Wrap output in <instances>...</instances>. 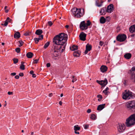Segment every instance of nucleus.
Masks as SVG:
<instances>
[{
	"mask_svg": "<svg viewBox=\"0 0 135 135\" xmlns=\"http://www.w3.org/2000/svg\"><path fill=\"white\" fill-rule=\"evenodd\" d=\"M103 93H104L105 95H108L109 93V92L108 91H105V90H104L103 91Z\"/></svg>",
	"mask_w": 135,
	"mask_h": 135,
	"instance_id": "obj_35",
	"label": "nucleus"
},
{
	"mask_svg": "<svg viewBox=\"0 0 135 135\" xmlns=\"http://www.w3.org/2000/svg\"><path fill=\"white\" fill-rule=\"evenodd\" d=\"M16 51L18 53L20 52V49L19 47H17L15 49Z\"/></svg>",
	"mask_w": 135,
	"mask_h": 135,
	"instance_id": "obj_33",
	"label": "nucleus"
},
{
	"mask_svg": "<svg viewBox=\"0 0 135 135\" xmlns=\"http://www.w3.org/2000/svg\"><path fill=\"white\" fill-rule=\"evenodd\" d=\"M92 46L91 45H90L89 44H88L86 46V50H88L90 51L91 49Z\"/></svg>",
	"mask_w": 135,
	"mask_h": 135,
	"instance_id": "obj_22",
	"label": "nucleus"
},
{
	"mask_svg": "<svg viewBox=\"0 0 135 135\" xmlns=\"http://www.w3.org/2000/svg\"><path fill=\"white\" fill-rule=\"evenodd\" d=\"M105 104H103L99 105L97 108V110L99 111H100L104 108L105 106Z\"/></svg>",
	"mask_w": 135,
	"mask_h": 135,
	"instance_id": "obj_14",
	"label": "nucleus"
},
{
	"mask_svg": "<svg viewBox=\"0 0 135 135\" xmlns=\"http://www.w3.org/2000/svg\"><path fill=\"white\" fill-rule=\"evenodd\" d=\"M126 124L128 127L131 126L135 124V113L131 115L126 119Z\"/></svg>",
	"mask_w": 135,
	"mask_h": 135,
	"instance_id": "obj_2",
	"label": "nucleus"
},
{
	"mask_svg": "<svg viewBox=\"0 0 135 135\" xmlns=\"http://www.w3.org/2000/svg\"><path fill=\"white\" fill-rule=\"evenodd\" d=\"M132 56L131 54L130 53H128L124 55V58L127 59H129Z\"/></svg>",
	"mask_w": 135,
	"mask_h": 135,
	"instance_id": "obj_16",
	"label": "nucleus"
},
{
	"mask_svg": "<svg viewBox=\"0 0 135 135\" xmlns=\"http://www.w3.org/2000/svg\"><path fill=\"white\" fill-rule=\"evenodd\" d=\"M80 28L82 30H86L88 28L84 21L81 22L80 25Z\"/></svg>",
	"mask_w": 135,
	"mask_h": 135,
	"instance_id": "obj_9",
	"label": "nucleus"
},
{
	"mask_svg": "<svg viewBox=\"0 0 135 135\" xmlns=\"http://www.w3.org/2000/svg\"><path fill=\"white\" fill-rule=\"evenodd\" d=\"M48 23L50 26H51L53 25V22L51 21H49L48 22Z\"/></svg>",
	"mask_w": 135,
	"mask_h": 135,
	"instance_id": "obj_34",
	"label": "nucleus"
},
{
	"mask_svg": "<svg viewBox=\"0 0 135 135\" xmlns=\"http://www.w3.org/2000/svg\"><path fill=\"white\" fill-rule=\"evenodd\" d=\"M106 21V19L104 17L102 16L101 17L100 19V22L101 23L103 24L105 23Z\"/></svg>",
	"mask_w": 135,
	"mask_h": 135,
	"instance_id": "obj_20",
	"label": "nucleus"
},
{
	"mask_svg": "<svg viewBox=\"0 0 135 135\" xmlns=\"http://www.w3.org/2000/svg\"><path fill=\"white\" fill-rule=\"evenodd\" d=\"M6 20L8 23V22H11L12 21V20L10 19L9 17H8Z\"/></svg>",
	"mask_w": 135,
	"mask_h": 135,
	"instance_id": "obj_36",
	"label": "nucleus"
},
{
	"mask_svg": "<svg viewBox=\"0 0 135 135\" xmlns=\"http://www.w3.org/2000/svg\"><path fill=\"white\" fill-rule=\"evenodd\" d=\"M103 44H104V43L102 41H100L99 42V45L101 46H102L103 45Z\"/></svg>",
	"mask_w": 135,
	"mask_h": 135,
	"instance_id": "obj_44",
	"label": "nucleus"
},
{
	"mask_svg": "<svg viewBox=\"0 0 135 135\" xmlns=\"http://www.w3.org/2000/svg\"><path fill=\"white\" fill-rule=\"evenodd\" d=\"M86 35L84 32H81L80 33L79 36V38L80 40L85 41L86 40Z\"/></svg>",
	"mask_w": 135,
	"mask_h": 135,
	"instance_id": "obj_10",
	"label": "nucleus"
},
{
	"mask_svg": "<svg viewBox=\"0 0 135 135\" xmlns=\"http://www.w3.org/2000/svg\"><path fill=\"white\" fill-rule=\"evenodd\" d=\"M100 69L102 72L105 73L107 71L108 68L106 66L103 65L101 66Z\"/></svg>",
	"mask_w": 135,
	"mask_h": 135,
	"instance_id": "obj_13",
	"label": "nucleus"
},
{
	"mask_svg": "<svg viewBox=\"0 0 135 135\" xmlns=\"http://www.w3.org/2000/svg\"><path fill=\"white\" fill-rule=\"evenodd\" d=\"M15 78L17 79H18L19 78V76L18 75H16L15 76Z\"/></svg>",
	"mask_w": 135,
	"mask_h": 135,
	"instance_id": "obj_52",
	"label": "nucleus"
},
{
	"mask_svg": "<svg viewBox=\"0 0 135 135\" xmlns=\"http://www.w3.org/2000/svg\"><path fill=\"white\" fill-rule=\"evenodd\" d=\"M33 55V54L32 53L29 52L27 54L26 56L28 58H31L32 57Z\"/></svg>",
	"mask_w": 135,
	"mask_h": 135,
	"instance_id": "obj_24",
	"label": "nucleus"
},
{
	"mask_svg": "<svg viewBox=\"0 0 135 135\" xmlns=\"http://www.w3.org/2000/svg\"><path fill=\"white\" fill-rule=\"evenodd\" d=\"M96 4L97 6L98 7H100L102 5V4H99L97 2V1H96Z\"/></svg>",
	"mask_w": 135,
	"mask_h": 135,
	"instance_id": "obj_39",
	"label": "nucleus"
},
{
	"mask_svg": "<svg viewBox=\"0 0 135 135\" xmlns=\"http://www.w3.org/2000/svg\"><path fill=\"white\" fill-rule=\"evenodd\" d=\"M129 31L131 33L135 32V25L131 26L129 28Z\"/></svg>",
	"mask_w": 135,
	"mask_h": 135,
	"instance_id": "obj_15",
	"label": "nucleus"
},
{
	"mask_svg": "<svg viewBox=\"0 0 135 135\" xmlns=\"http://www.w3.org/2000/svg\"><path fill=\"white\" fill-rule=\"evenodd\" d=\"M58 86H59V88L60 89H61L63 86V85H62L60 84V85H58Z\"/></svg>",
	"mask_w": 135,
	"mask_h": 135,
	"instance_id": "obj_46",
	"label": "nucleus"
},
{
	"mask_svg": "<svg viewBox=\"0 0 135 135\" xmlns=\"http://www.w3.org/2000/svg\"><path fill=\"white\" fill-rule=\"evenodd\" d=\"M97 97L98 98H99V99H98V100L99 101H100L101 100L103 99V97L100 94L98 95H97Z\"/></svg>",
	"mask_w": 135,
	"mask_h": 135,
	"instance_id": "obj_28",
	"label": "nucleus"
},
{
	"mask_svg": "<svg viewBox=\"0 0 135 135\" xmlns=\"http://www.w3.org/2000/svg\"><path fill=\"white\" fill-rule=\"evenodd\" d=\"M113 4H110L107 7V11L108 12L111 13L113 11Z\"/></svg>",
	"mask_w": 135,
	"mask_h": 135,
	"instance_id": "obj_11",
	"label": "nucleus"
},
{
	"mask_svg": "<svg viewBox=\"0 0 135 135\" xmlns=\"http://www.w3.org/2000/svg\"><path fill=\"white\" fill-rule=\"evenodd\" d=\"M80 127H79L78 125H76L74 126V130L75 131L80 130Z\"/></svg>",
	"mask_w": 135,
	"mask_h": 135,
	"instance_id": "obj_26",
	"label": "nucleus"
},
{
	"mask_svg": "<svg viewBox=\"0 0 135 135\" xmlns=\"http://www.w3.org/2000/svg\"><path fill=\"white\" fill-rule=\"evenodd\" d=\"M109 90V88L108 87H107L105 89V91H108V90Z\"/></svg>",
	"mask_w": 135,
	"mask_h": 135,
	"instance_id": "obj_60",
	"label": "nucleus"
},
{
	"mask_svg": "<svg viewBox=\"0 0 135 135\" xmlns=\"http://www.w3.org/2000/svg\"><path fill=\"white\" fill-rule=\"evenodd\" d=\"M131 79L133 80V81L135 83V74H132L131 77Z\"/></svg>",
	"mask_w": 135,
	"mask_h": 135,
	"instance_id": "obj_27",
	"label": "nucleus"
},
{
	"mask_svg": "<svg viewBox=\"0 0 135 135\" xmlns=\"http://www.w3.org/2000/svg\"><path fill=\"white\" fill-rule=\"evenodd\" d=\"M67 35L64 33H60L54 38L53 41L54 47L50 51L53 56L52 58L53 59L58 56L59 50H60L62 46L67 41Z\"/></svg>",
	"mask_w": 135,
	"mask_h": 135,
	"instance_id": "obj_1",
	"label": "nucleus"
},
{
	"mask_svg": "<svg viewBox=\"0 0 135 135\" xmlns=\"http://www.w3.org/2000/svg\"><path fill=\"white\" fill-rule=\"evenodd\" d=\"M19 43L20 44V45H19V47H21L22 46L23 44V42L22 41L20 40L18 41Z\"/></svg>",
	"mask_w": 135,
	"mask_h": 135,
	"instance_id": "obj_31",
	"label": "nucleus"
},
{
	"mask_svg": "<svg viewBox=\"0 0 135 135\" xmlns=\"http://www.w3.org/2000/svg\"><path fill=\"white\" fill-rule=\"evenodd\" d=\"M32 77L33 78H35L36 77V75L35 74H32Z\"/></svg>",
	"mask_w": 135,
	"mask_h": 135,
	"instance_id": "obj_56",
	"label": "nucleus"
},
{
	"mask_svg": "<svg viewBox=\"0 0 135 135\" xmlns=\"http://www.w3.org/2000/svg\"><path fill=\"white\" fill-rule=\"evenodd\" d=\"M8 24V23L7 22V21L6 20L5 21L4 23V24H3L2 23L1 24V25H4L5 26H6Z\"/></svg>",
	"mask_w": 135,
	"mask_h": 135,
	"instance_id": "obj_38",
	"label": "nucleus"
},
{
	"mask_svg": "<svg viewBox=\"0 0 135 135\" xmlns=\"http://www.w3.org/2000/svg\"><path fill=\"white\" fill-rule=\"evenodd\" d=\"M87 23H86V24L87 25V26L88 27V26H89L90 25L91 22H90V21L89 20L87 21Z\"/></svg>",
	"mask_w": 135,
	"mask_h": 135,
	"instance_id": "obj_32",
	"label": "nucleus"
},
{
	"mask_svg": "<svg viewBox=\"0 0 135 135\" xmlns=\"http://www.w3.org/2000/svg\"><path fill=\"white\" fill-rule=\"evenodd\" d=\"M81 9L77 8L76 7L74 8L71 10L74 16L78 18H80L84 14L81 13Z\"/></svg>",
	"mask_w": 135,
	"mask_h": 135,
	"instance_id": "obj_4",
	"label": "nucleus"
},
{
	"mask_svg": "<svg viewBox=\"0 0 135 135\" xmlns=\"http://www.w3.org/2000/svg\"><path fill=\"white\" fill-rule=\"evenodd\" d=\"M66 45V44L63 47V48L61 50V52H63L64 51V50H65V48Z\"/></svg>",
	"mask_w": 135,
	"mask_h": 135,
	"instance_id": "obj_40",
	"label": "nucleus"
},
{
	"mask_svg": "<svg viewBox=\"0 0 135 135\" xmlns=\"http://www.w3.org/2000/svg\"><path fill=\"white\" fill-rule=\"evenodd\" d=\"M52 93H50L49 94V97H51L52 96Z\"/></svg>",
	"mask_w": 135,
	"mask_h": 135,
	"instance_id": "obj_57",
	"label": "nucleus"
},
{
	"mask_svg": "<svg viewBox=\"0 0 135 135\" xmlns=\"http://www.w3.org/2000/svg\"><path fill=\"white\" fill-rule=\"evenodd\" d=\"M62 102L61 101H60L59 102V104L60 105H62Z\"/></svg>",
	"mask_w": 135,
	"mask_h": 135,
	"instance_id": "obj_58",
	"label": "nucleus"
},
{
	"mask_svg": "<svg viewBox=\"0 0 135 135\" xmlns=\"http://www.w3.org/2000/svg\"><path fill=\"white\" fill-rule=\"evenodd\" d=\"M123 98L125 100L129 99L132 98L133 95L132 94V93L129 90L127 91L125 90L124 92L123 93Z\"/></svg>",
	"mask_w": 135,
	"mask_h": 135,
	"instance_id": "obj_5",
	"label": "nucleus"
},
{
	"mask_svg": "<svg viewBox=\"0 0 135 135\" xmlns=\"http://www.w3.org/2000/svg\"><path fill=\"white\" fill-rule=\"evenodd\" d=\"M74 56L75 57H79L80 55V53L79 51H75L73 53Z\"/></svg>",
	"mask_w": 135,
	"mask_h": 135,
	"instance_id": "obj_18",
	"label": "nucleus"
},
{
	"mask_svg": "<svg viewBox=\"0 0 135 135\" xmlns=\"http://www.w3.org/2000/svg\"><path fill=\"white\" fill-rule=\"evenodd\" d=\"M34 73V72L33 71H30V73L31 74H32Z\"/></svg>",
	"mask_w": 135,
	"mask_h": 135,
	"instance_id": "obj_55",
	"label": "nucleus"
},
{
	"mask_svg": "<svg viewBox=\"0 0 135 135\" xmlns=\"http://www.w3.org/2000/svg\"><path fill=\"white\" fill-rule=\"evenodd\" d=\"M14 36L15 38L18 39L20 37V34L19 32H17L14 34Z\"/></svg>",
	"mask_w": 135,
	"mask_h": 135,
	"instance_id": "obj_17",
	"label": "nucleus"
},
{
	"mask_svg": "<svg viewBox=\"0 0 135 135\" xmlns=\"http://www.w3.org/2000/svg\"><path fill=\"white\" fill-rule=\"evenodd\" d=\"M74 132L76 134H79V132H77V131H75Z\"/></svg>",
	"mask_w": 135,
	"mask_h": 135,
	"instance_id": "obj_59",
	"label": "nucleus"
},
{
	"mask_svg": "<svg viewBox=\"0 0 135 135\" xmlns=\"http://www.w3.org/2000/svg\"><path fill=\"white\" fill-rule=\"evenodd\" d=\"M12 60L13 61L14 63L16 64L18 63V59L16 58H14L12 59Z\"/></svg>",
	"mask_w": 135,
	"mask_h": 135,
	"instance_id": "obj_30",
	"label": "nucleus"
},
{
	"mask_svg": "<svg viewBox=\"0 0 135 135\" xmlns=\"http://www.w3.org/2000/svg\"><path fill=\"white\" fill-rule=\"evenodd\" d=\"M50 44V42H46L44 46L45 49H46L49 45Z\"/></svg>",
	"mask_w": 135,
	"mask_h": 135,
	"instance_id": "obj_29",
	"label": "nucleus"
},
{
	"mask_svg": "<svg viewBox=\"0 0 135 135\" xmlns=\"http://www.w3.org/2000/svg\"><path fill=\"white\" fill-rule=\"evenodd\" d=\"M126 36L124 34H119L117 37V40L119 42L124 41L126 38Z\"/></svg>",
	"mask_w": 135,
	"mask_h": 135,
	"instance_id": "obj_6",
	"label": "nucleus"
},
{
	"mask_svg": "<svg viewBox=\"0 0 135 135\" xmlns=\"http://www.w3.org/2000/svg\"><path fill=\"white\" fill-rule=\"evenodd\" d=\"M21 64L20 66V69L21 70H24L25 69V66L24 65L25 62H24L22 61L21 62Z\"/></svg>",
	"mask_w": 135,
	"mask_h": 135,
	"instance_id": "obj_21",
	"label": "nucleus"
},
{
	"mask_svg": "<svg viewBox=\"0 0 135 135\" xmlns=\"http://www.w3.org/2000/svg\"><path fill=\"white\" fill-rule=\"evenodd\" d=\"M134 35H135L134 34H133L132 35H131V36L132 37H133L134 36Z\"/></svg>",
	"mask_w": 135,
	"mask_h": 135,
	"instance_id": "obj_62",
	"label": "nucleus"
},
{
	"mask_svg": "<svg viewBox=\"0 0 135 135\" xmlns=\"http://www.w3.org/2000/svg\"><path fill=\"white\" fill-rule=\"evenodd\" d=\"M96 82L97 83L101 85L102 87L106 86L108 83V81L107 79L105 78L104 80L99 81L97 80Z\"/></svg>",
	"mask_w": 135,
	"mask_h": 135,
	"instance_id": "obj_7",
	"label": "nucleus"
},
{
	"mask_svg": "<svg viewBox=\"0 0 135 135\" xmlns=\"http://www.w3.org/2000/svg\"><path fill=\"white\" fill-rule=\"evenodd\" d=\"M24 35L25 36H27L29 35H29V33L26 32L25 33H24Z\"/></svg>",
	"mask_w": 135,
	"mask_h": 135,
	"instance_id": "obj_45",
	"label": "nucleus"
},
{
	"mask_svg": "<svg viewBox=\"0 0 135 135\" xmlns=\"http://www.w3.org/2000/svg\"><path fill=\"white\" fill-rule=\"evenodd\" d=\"M132 70L133 71H135V66L133 67L132 68Z\"/></svg>",
	"mask_w": 135,
	"mask_h": 135,
	"instance_id": "obj_54",
	"label": "nucleus"
},
{
	"mask_svg": "<svg viewBox=\"0 0 135 135\" xmlns=\"http://www.w3.org/2000/svg\"><path fill=\"white\" fill-rule=\"evenodd\" d=\"M126 107L128 110H131L135 112V101L133 100L127 102Z\"/></svg>",
	"mask_w": 135,
	"mask_h": 135,
	"instance_id": "obj_3",
	"label": "nucleus"
},
{
	"mask_svg": "<svg viewBox=\"0 0 135 135\" xmlns=\"http://www.w3.org/2000/svg\"><path fill=\"white\" fill-rule=\"evenodd\" d=\"M90 118L92 120H95L97 118V116L94 114H91Z\"/></svg>",
	"mask_w": 135,
	"mask_h": 135,
	"instance_id": "obj_25",
	"label": "nucleus"
},
{
	"mask_svg": "<svg viewBox=\"0 0 135 135\" xmlns=\"http://www.w3.org/2000/svg\"><path fill=\"white\" fill-rule=\"evenodd\" d=\"M19 75L20 76L22 77L24 76L23 74L22 73H20L19 74Z\"/></svg>",
	"mask_w": 135,
	"mask_h": 135,
	"instance_id": "obj_43",
	"label": "nucleus"
},
{
	"mask_svg": "<svg viewBox=\"0 0 135 135\" xmlns=\"http://www.w3.org/2000/svg\"><path fill=\"white\" fill-rule=\"evenodd\" d=\"M50 66V63H47L46 64V66L47 67H49Z\"/></svg>",
	"mask_w": 135,
	"mask_h": 135,
	"instance_id": "obj_49",
	"label": "nucleus"
},
{
	"mask_svg": "<svg viewBox=\"0 0 135 135\" xmlns=\"http://www.w3.org/2000/svg\"><path fill=\"white\" fill-rule=\"evenodd\" d=\"M63 94L62 93V94H61V95H60V97H63Z\"/></svg>",
	"mask_w": 135,
	"mask_h": 135,
	"instance_id": "obj_63",
	"label": "nucleus"
},
{
	"mask_svg": "<svg viewBox=\"0 0 135 135\" xmlns=\"http://www.w3.org/2000/svg\"><path fill=\"white\" fill-rule=\"evenodd\" d=\"M77 80V79L76 78H75L73 79L72 80V81L73 83H74V81H76Z\"/></svg>",
	"mask_w": 135,
	"mask_h": 135,
	"instance_id": "obj_50",
	"label": "nucleus"
},
{
	"mask_svg": "<svg viewBox=\"0 0 135 135\" xmlns=\"http://www.w3.org/2000/svg\"><path fill=\"white\" fill-rule=\"evenodd\" d=\"M69 27V26L68 25H66L65 26V27L66 28H68Z\"/></svg>",
	"mask_w": 135,
	"mask_h": 135,
	"instance_id": "obj_61",
	"label": "nucleus"
},
{
	"mask_svg": "<svg viewBox=\"0 0 135 135\" xmlns=\"http://www.w3.org/2000/svg\"><path fill=\"white\" fill-rule=\"evenodd\" d=\"M70 49L72 51H74L78 49V46L77 45H74L72 47H70Z\"/></svg>",
	"mask_w": 135,
	"mask_h": 135,
	"instance_id": "obj_23",
	"label": "nucleus"
},
{
	"mask_svg": "<svg viewBox=\"0 0 135 135\" xmlns=\"http://www.w3.org/2000/svg\"><path fill=\"white\" fill-rule=\"evenodd\" d=\"M125 126L124 124L120 123L118 126V129L119 132H123L125 129Z\"/></svg>",
	"mask_w": 135,
	"mask_h": 135,
	"instance_id": "obj_8",
	"label": "nucleus"
},
{
	"mask_svg": "<svg viewBox=\"0 0 135 135\" xmlns=\"http://www.w3.org/2000/svg\"><path fill=\"white\" fill-rule=\"evenodd\" d=\"M8 11V9L6 10L5 12L6 13H7Z\"/></svg>",
	"mask_w": 135,
	"mask_h": 135,
	"instance_id": "obj_64",
	"label": "nucleus"
},
{
	"mask_svg": "<svg viewBox=\"0 0 135 135\" xmlns=\"http://www.w3.org/2000/svg\"><path fill=\"white\" fill-rule=\"evenodd\" d=\"M88 51H88V50H86H86L84 52L85 54H87L88 52Z\"/></svg>",
	"mask_w": 135,
	"mask_h": 135,
	"instance_id": "obj_53",
	"label": "nucleus"
},
{
	"mask_svg": "<svg viewBox=\"0 0 135 135\" xmlns=\"http://www.w3.org/2000/svg\"><path fill=\"white\" fill-rule=\"evenodd\" d=\"M91 110L90 109H88L87 110V112L88 113H90L91 112Z\"/></svg>",
	"mask_w": 135,
	"mask_h": 135,
	"instance_id": "obj_47",
	"label": "nucleus"
},
{
	"mask_svg": "<svg viewBox=\"0 0 135 135\" xmlns=\"http://www.w3.org/2000/svg\"><path fill=\"white\" fill-rule=\"evenodd\" d=\"M43 38V35H41L39 36V38H34V40L35 41L36 44H37L39 41L40 40H41Z\"/></svg>",
	"mask_w": 135,
	"mask_h": 135,
	"instance_id": "obj_12",
	"label": "nucleus"
},
{
	"mask_svg": "<svg viewBox=\"0 0 135 135\" xmlns=\"http://www.w3.org/2000/svg\"><path fill=\"white\" fill-rule=\"evenodd\" d=\"M84 128L85 129H87L89 127V125H84Z\"/></svg>",
	"mask_w": 135,
	"mask_h": 135,
	"instance_id": "obj_42",
	"label": "nucleus"
},
{
	"mask_svg": "<svg viewBox=\"0 0 135 135\" xmlns=\"http://www.w3.org/2000/svg\"><path fill=\"white\" fill-rule=\"evenodd\" d=\"M8 94L9 95L13 94V93L12 92L8 91Z\"/></svg>",
	"mask_w": 135,
	"mask_h": 135,
	"instance_id": "obj_48",
	"label": "nucleus"
},
{
	"mask_svg": "<svg viewBox=\"0 0 135 135\" xmlns=\"http://www.w3.org/2000/svg\"><path fill=\"white\" fill-rule=\"evenodd\" d=\"M43 31L42 30L38 29L36 30L35 33L37 35H41Z\"/></svg>",
	"mask_w": 135,
	"mask_h": 135,
	"instance_id": "obj_19",
	"label": "nucleus"
},
{
	"mask_svg": "<svg viewBox=\"0 0 135 135\" xmlns=\"http://www.w3.org/2000/svg\"><path fill=\"white\" fill-rule=\"evenodd\" d=\"M21 18L20 16L17 17L16 19L18 20H21Z\"/></svg>",
	"mask_w": 135,
	"mask_h": 135,
	"instance_id": "obj_41",
	"label": "nucleus"
},
{
	"mask_svg": "<svg viewBox=\"0 0 135 135\" xmlns=\"http://www.w3.org/2000/svg\"><path fill=\"white\" fill-rule=\"evenodd\" d=\"M39 59H35L34 60L33 62V64H35L37 63Z\"/></svg>",
	"mask_w": 135,
	"mask_h": 135,
	"instance_id": "obj_37",
	"label": "nucleus"
},
{
	"mask_svg": "<svg viewBox=\"0 0 135 135\" xmlns=\"http://www.w3.org/2000/svg\"><path fill=\"white\" fill-rule=\"evenodd\" d=\"M16 74L15 73H13L11 74V76H15L16 75Z\"/></svg>",
	"mask_w": 135,
	"mask_h": 135,
	"instance_id": "obj_51",
	"label": "nucleus"
}]
</instances>
